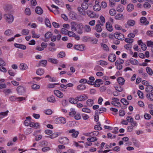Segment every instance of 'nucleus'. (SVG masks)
Masks as SVG:
<instances>
[{"label": "nucleus", "instance_id": "nucleus-19", "mask_svg": "<svg viewBox=\"0 0 153 153\" xmlns=\"http://www.w3.org/2000/svg\"><path fill=\"white\" fill-rule=\"evenodd\" d=\"M19 68L21 70H25L27 69L28 67L27 64L24 63H22L19 65Z\"/></svg>", "mask_w": 153, "mask_h": 153}, {"label": "nucleus", "instance_id": "nucleus-9", "mask_svg": "<svg viewBox=\"0 0 153 153\" xmlns=\"http://www.w3.org/2000/svg\"><path fill=\"white\" fill-rule=\"evenodd\" d=\"M114 37L118 40H123L124 38L123 34L120 33H114Z\"/></svg>", "mask_w": 153, "mask_h": 153}, {"label": "nucleus", "instance_id": "nucleus-27", "mask_svg": "<svg viewBox=\"0 0 153 153\" xmlns=\"http://www.w3.org/2000/svg\"><path fill=\"white\" fill-rule=\"evenodd\" d=\"M78 24H76L74 22H72L71 23V30L73 31H76L77 28V25Z\"/></svg>", "mask_w": 153, "mask_h": 153}, {"label": "nucleus", "instance_id": "nucleus-26", "mask_svg": "<svg viewBox=\"0 0 153 153\" xmlns=\"http://www.w3.org/2000/svg\"><path fill=\"white\" fill-rule=\"evenodd\" d=\"M45 78H49V81L50 82H55L56 81V78L55 77H52L50 76L49 75H47L45 76Z\"/></svg>", "mask_w": 153, "mask_h": 153}, {"label": "nucleus", "instance_id": "nucleus-25", "mask_svg": "<svg viewBox=\"0 0 153 153\" xmlns=\"http://www.w3.org/2000/svg\"><path fill=\"white\" fill-rule=\"evenodd\" d=\"M88 0H85L82 5V8L84 10H87L88 7V5L87 4Z\"/></svg>", "mask_w": 153, "mask_h": 153}, {"label": "nucleus", "instance_id": "nucleus-14", "mask_svg": "<svg viewBox=\"0 0 153 153\" xmlns=\"http://www.w3.org/2000/svg\"><path fill=\"white\" fill-rule=\"evenodd\" d=\"M30 127L35 129L39 128L40 127L39 123L38 122H31L30 124Z\"/></svg>", "mask_w": 153, "mask_h": 153}, {"label": "nucleus", "instance_id": "nucleus-5", "mask_svg": "<svg viewBox=\"0 0 153 153\" xmlns=\"http://www.w3.org/2000/svg\"><path fill=\"white\" fill-rule=\"evenodd\" d=\"M51 7L53 8L52 9H51L50 7H48V9L51 11L53 12L55 15H57L59 14V8L58 7L53 4L51 5Z\"/></svg>", "mask_w": 153, "mask_h": 153}, {"label": "nucleus", "instance_id": "nucleus-3", "mask_svg": "<svg viewBox=\"0 0 153 153\" xmlns=\"http://www.w3.org/2000/svg\"><path fill=\"white\" fill-rule=\"evenodd\" d=\"M55 123L57 124H64L66 122V119L63 117H60L56 118L55 120Z\"/></svg>", "mask_w": 153, "mask_h": 153}, {"label": "nucleus", "instance_id": "nucleus-23", "mask_svg": "<svg viewBox=\"0 0 153 153\" xmlns=\"http://www.w3.org/2000/svg\"><path fill=\"white\" fill-rule=\"evenodd\" d=\"M85 46L83 45H76L74 47L75 49L79 51H83L84 50Z\"/></svg>", "mask_w": 153, "mask_h": 153}, {"label": "nucleus", "instance_id": "nucleus-50", "mask_svg": "<svg viewBox=\"0 0 153 153\" xmlns=\"http://www.w3.org/2000/svg\"><path fill=\"white\" fill-rule=\"evenodd\" d=\"M47 63V61L46 60H43L40 61L39 62V64L40 65L43 67H45Z\"/></svg>", "mask_w": 153, "mask_h": 153}, {"label": "nucleus", "instance_id": "nucleus-60", "mask_svg": "<svg viewBox=\"0 0 153 153\" xmlns=\"http://www.w3.org/2000/svg\"><path fill=\"white\" fill-rule=\"evenodd\" d=\"M29 31L28 29H23L22 31V34L23 35H28Z\"/></svg>", "mask_w": 153, "mask_h": 153}, {"label": "nucleus", "instance_id": "nucleus-55", "mask_svg": "<svg viewBox=\"0 0 153 153\" xmlns=\"http://www.w3.org/2000/svg\"><path fill=\"white\" fill-rule=\"evenodd\" d=\"M45 22L46 26L49 27H51V25L49 19H46L45 20Z\"/></svg>", "mask_w": 153, "mask_h": 153}, {"label": "nucleus", "instance_id": "nucleus-39", "mask_svg": "<svg viewBox=\"0 0 153 153\" xmlns=\"http://www.w3.org/2000/svg\"><path fill=\"white\" fill-rule=\"evenodd\" d=\"M85 31L87 33L91 32V29L90 27L88 25H86L84 26Z\"/></svg>", "mask_w": 153, "mask_h": 153}, {"label": "nucleus", "instance_id": "nucleus-47", "mask_svg": "<svg viewBox=\"0 0 153 153\" xmlns=\"http://www.w3.org/2000/svg\"><path fill=\"white\" fill-rule=\"evenodd\" d=\"M123 18V16L122 14H117L115 16V19L117 20H121Z\"/></svg>", "mask_w": 153, "mask_h": 153}, {"label": "nucleus", "instance_id": "nucleus-7", "mask_svg": "<svg viewBox=\"0 0 153 153\" xmlns=\"http://www.w3.org/2000/svg\"><path fill=\"white\" fill-rule=\"evenodd\" d=\"M84 26L82 23L78 24L76 31L79 34L83 33Z\"/></svg>", "mask_w": 153, "mask_h": 153}, {"label": "nucleus", "instance_id": "nucleus-46", "mask_svg": "<svg viewBox=\"0 0 153 153\" xmlns=\"http://www.w3.org/2000/svg\"><path fill=\"white\" fill-rule=\"evenodd\" d=\"M86 103L88 106L91 107L94 103V100L91 99H88Z\"/></svg>", "mask_w": 153, "mask_h": 153}, {"label": "nucleus", "instance_id": "nucleus-29", "mask_svg": "<svg viewBox=\"0 0 153 153\" xmlns=\"http://www.w3.org/2000/svg\"><path fill=\"white\" fill-rule=\"evenodd\" d=\"M135 22L132 19L128 20L126 22L127 25L130 27L133 26L135 24Z\"/></svg>", "mask_w": 153, "mask_h": 153}, {"label": "nucleus", "instance_id": "nucleus-52", "mask_svg": "<svg viewBox=\"0 0 153 153\" xmlns=\"http://www.w3.org/2000/svg\"><path fill=\"white\" fill-rule=\"evenodd\" d=\"M76 111L74 108H71L70 109V112L69 114V116H73L76 114Z\"/></svg>", "mask_w": 153, "mask_h": 153}, {"label": "nucleus", "instance_id": "nucleus-12", "mask_svg": "<svg viewBox=\"0 0 153 153\" xmlns=\"http://www.w3.org/2000/svg\"><path fill=\"white\" fill-rule=\"evenodd\" d=\"M103 82L102 80L100 79H97L94 82V85L95 87H99L101 85H102Z\"/></svg>", "mask_w": 153, "mask_h": 153}, {"label": "nucleus", "instance_id": "nucleus-51", "mask_svg": "<svg viewBox=\"0 0 153 153\" xmlns=\"http://www.w3.org/2000/svg\"><path fill=\"white\" fill-rule=\"evenodd\" d=\"M9 112V111L7 110L5 112H1V118H4L7 116Z\"/></svg>", "mask_w": 153, "mask_h": 153}, {"label": "nucleus", "instance_id": "nucleus-61", "mask_svg": "<svg viewBox=\"0 0 153 153\" xmlns=\"http://www.w3.org/2000/svg\"><path fill=\"white\" fill-rule=\"evenodd\" d=\"M58 85L59 84L58 83H50L48 84V87L49 88H53L55 87L56 85Z\"/></svg>", "mask_w": 153, "mask_h": 153}, {"label": "nucleus", "instance_id": "nucleus-1", "mask_svg": "<svg viewBox=\"0 0 153 153\" xmlns=\"http://www.w3.org/2000/svg\"><path fill=\"white\" fill-rule=\"evenodd\" d=\"M4 18L6 21L9 24L11 23L14 21L13 16L9 13L5 14L4 15Z\"/></svg>", "mask_w": 153, "mask_h": 153}, {"label": "nucleus", "instance_id": "nucleus-13", "mask_svg": "<svg viewBox=\"0 0 153 153\" xmlns=\"http://www.w3.org/2000/svg\"><path fill=\"white\" fill-rule=\"evenodd\" d=\"M69 132L71 134V135L74 137H76L79 134L78 131H76L75 129H72L69 130Z\"/></svg>", "mask_w": 153, "mask_h": 153}, {"label": "nucleus", "instance_id": "nucleus-49", "mask_svg": "<svg viewBox=\"0 0 153 153\" xmlns=\"http://www.w3.org/2000/svg\"><path fill=\"white\" fill-rule=\"evenodd\" d=\"M48 61L50 62H51L53 64H56L58 63V60L56 59L53 58H49L48 59Z\"/></svg>", "mask_w": 153, "mask_h": 153}, {"label": "nucleus", "instance_id": "nucleus-37", "mask_svg": "<svg viewBox=\"0 0 153 153\" xmlns=\"http://www.w3.org/2000/svg\"><path fill=\"white\" fill-rule=\"evenodd\" d=\"M146 97L148 99L151 101H153V92L146 94Z\"/></svg>", "mask_w": 153, "mask_h": 153}, {"label": "nucleus", "instance_id": "nucleus-54", "mask_svg": "<svg viewBox=\"0 0 153 153\" xmlns=\"http://www.w3.org/2000/svg\"><path fill=\"white\" fill-rule=\"evenodd\" d=\"M121 102L124 105H127L129 104L128 102L125 98H122L120 100Z\"/></svg>", "mask_w": 153, "mask_h": 153}, {"label": "nucleus", "instance_id": "nucleus-30", "mask_svg": "<svg viewBox=\"0 0 153 153\" xmlns=\"http://www.w3.org/2000/svg\"><path fill=\"white\" fill-rule=\"evenodd\" d=\"M84 10L80 7L77 8V10L79 14L83 16H85L86 15V12Z\"/></svg>", "mask_w": 153, "mask_h": 153}, {"label": "nucleus", "instance_id": "nucleus-18", "mask_svg": "<svg viewBox=\"0 0 153 153\" xmlns=\"http://www.w3.org/2000/svg\"><path fill=\"white\" fill-rule=\"evenodd\" d=\"M137 42L138 44L140 45L141 48L142 50L145 51L146 50L147 47L146 45L142 42L141 40L138 41Z\"/></svg>", "mask_w": 153, "mask_h": 153}, {"label": "nucleus", "instance_id": "nucleus-45", "mask_svg": "<svg viewBox=\"0 0 153 153\" xmlns=\"http://www.w3.org/2000/svg\"><path fill=\"white\" fill-rule=\"evenodd\" d=\"M140 21L141 23L144 24L145 25H147L149 23V22H147L146 18L144 17H142L141 18Z\"/></svg>", "mask_w": 153, "mask_h": 153}, {"label": "nucleus", "instance_id": "nucleus-15", "mask_svg": "<svg viewBox=\"0 0 153 153\" xmlns=\"http://www.w3.org/2000/svg\"><path fill=\"white\" fill-rule=\"evenodd\" d=\"M95 4L94 7V10L96 11H99L100 10L101 7L99 4V2L96 0L95 1Z\"/></svg>", "mask_w": 153, "mask_h": 153}, {"label": "nucleus", "instance_id": "nucleus-63", "mask_svg": "<svg viewBox=\"0 0 153 153\" xmlns=\"http://www.w3.org/2000/svg\"><path fill=\"white\" fill-rule=\"evenodd\" d=\"M51 149L49 147H45L42 149V151L43 152H47L50 150Z\"/></svg>", "mask_w": 153, "mask_h": 153}, {"label": "nucleus", "instance_id": "nucleus-56", "mask_svg": "<svg viewBox=\"0 0 153 153\" xmlns=\"http://www.w3.org/2000/svg\"><path fill=\"white\" fill-rule=\"evenodd\" d=\"M65 54L64 52L62 51L60 52L57 55V56L59 58H63L65 57Z\"/></svg>", "mask_w": 153, "mask_h": 153}, {"label": "nucleus", "instance_id": "nucleus-4", "mask_svg": "<svg viewBox=\"0 0 153 153\" xmlns=\"http://www.w3.org/2000/svg\"><path fill=\"white\" fill-rule=\"evenodd\" d=\"M55 44L53 42H50L48 44V50L49 52H54L56 50V48L55 47Z\"/></svg>", "mask_w": 153, "mask_h": 153}, {"label": "nucleus", "instance_id": "nucleus-28", "mask_svg": "<svg viewBox=\"0 0 153 153\" xmlns=\"http://www.w3.org/2000/svg\"><path fill=\"white\" fill-rule=\"evenodd\" d=\"M103 24H97L95 26V30L96 31L99 33L101 32L102 31V29L101 26H102Z\"/></svg>", "mask_w": 153, "mask_h": 153}, {"label": "nucleus", "instance_id": "nucleus-41", "mask_svg": "<svg viewBox=\"0 0 153 153\" xmlns=\"http://www.w3.org/2000/svg\"><path fill=\"white\" fill-rule=\"evenodd\" d=\"M106 27L107 30L110 31L111 32L113 30L112 27L110 24L109 22H107L106 24Z\"/></svg>", "mask_w": 153, "mask_h": 153}, {"label": "nucleus", "instance_id": "nucleus-62", "mask_svg": "<svg viewBox=\"0 0 153 153\" xmlns=\"http://www.w3.org/2000/svg\"><path fill=\"white\" fill-rule=\"evenodd\" d=\"M124 62V60L121 59L119 58V59H118L115 62V63H116L117 64V63L119 64H120L122 65L123 64Z\"/></svg>", "mask_w": 153, "mask_h": 153}, {"label": "nucleus", "instance_id": "nucleus-64", "mask_svg": "<svg viewBox=\"0 0 153 153\" xmlns=\"http://www.w3.org/2000/svg\"><path fill=\"white\" fill-rule=\"evenodd\" d=\"M44 112L47 115H50L52 113V111L50 109L45 110L44 111Z\"/></svg>", "mask_w": 153, "mask_h": 153}, {"label": "nucleus", "instance_id": "nucleus-57", "mask_svg": "<svg viewBox=\"0 0 153 153\" xmlns=\"http://www.w3.org/2000/svg\"><path fill=\"white\" fill-rule=\"evenodd\" d=\"M61 32L62 34L67 35L68 33V31L64 28H62L61 29Z\"/></svg>", "mask_w": 153, "mask_h": 153}, {"label": "nucleus", "instance_id": "nucleus-35", "mask_svg": "<svg viewBox=\"0 0 153 153\" xmlns=\"http://www.w3.org/2000/svg\"><path fill=\"white\" fill-rule=\"evenodd\" d=\"M117 80L118 83L120 85H123L124 83L125 80L123 77H119L117 79Z\"/></svg>", "mask_w": 153, "mask_h": 153}, {"label": "nucleus", "instance_id": "nucleus-38", "mask_svg": "<svg viewBox=\"0 0 153 153\" xmlns=\"http://www.w3.org/2000/svg\"><path fill=\"white\" fill-rule=\"evenodd\" d=\"M82 111L84 112L90 113L91 112V111L89 108H88L87 107L85 106L82 108Z\"/></svg>", "mask_w": 153, "mask_h": 153}, {"label": "nucleus", "instance_id": "nucleus-31", "mask_svg": "<svg viewBox=\"0 0 153 153\" xmlns=\"http://www.w3.org/2000/svg\"><path fill=\"white\" fill-rule=\"evenodd\" d=\"M35 12L37 14L41 15L43 13V10L40 7L38 6L36 8Z\"/></svg>", "mask_w": 153, "mask_h": 153}, {"label": "nucleus", "instance_id": "nucleus-34", "mask_svg": "<svg viewBox=\"0 0 153 153\" xmlns=\"http://www.w3.org/2000/svg\"><path fill=\"white\" fill-rule=\"evenodd\" d=\"M101 47L105 51H109V49L108 46L106 44L103 43H101L100 44Z\"/></svg>", "mask_w": 153, "mask_h": 153}, {"label": "nucleus", "instance_id": "nucleus-24", "mask_svg": "<svg viewBox=\"0 0 153 153\" xmlns=\"http://www.w3.org/2000/svg\"><path fill=\"white\" fill-rule=\"evenodd\" d=\"M134 8V5L132 4H129L127 5L126 10L128 12H131L133 10Z\"/></svg>", "mask_w": 153, "mask_h": 153}, {"label": "nucleus", "instance_id": "nucleus-6", "mask_svg": "<svg viewBox=\"0 0 153 153\" xmlns=\"http://www.w3.org/2000/svg\"><path fill=\"white\" fill-rule=\"evenodd\" d=\"M87 99V96L84 94L77 96L76 98V100L80 101H84Z\"/></svg>", "mask_w": 153, "mask_h": 153}, {"label": "nucleus", "instance_id": "nucleus-8", "mask_svg": "<svg viewBox=\"0 0 153 153\" xmlns=\"http://www.w3.org/2000/svg\"><path fill=\"white\" fill-rule=\"evenodd\" d=\"M17 94L19 95H22L25 92V88L22 86H19L16 88Z\"/></svg>", "mask_w": 153, "mask_h": 153}, {"label": "nucleus", "instance_id": "nucleus-36", "mask_svg": "<svg viewBox=\"0 0 153 153\" xmlns=\"http://www.w3.org/2000/svg\"><path fill=\"white\" fill-rule=\"evenodd\" d=\"M32 35V37L33 38L38 39L39 38L40 36V34H37L34 31H32L31 32Z\"/></svg>", "mask_w": 153, "mask_h": 153}, {"label": "nucleus", "instance_id": "nucleus-48", "mask_svg": "<svg viewBox=\"0 0 153 153\" xmlns=\"http://www.w3.org/2000/svg\"><path fill=\"white\" fill-rule=\"evenodd\" d=\"M146 70L147 73L151 76L153 74V71L152 69L149 67H147L146 68Z\"/></svg>", "mask_w": 153, "mask_h": 153}, {"label": "nucleus", "instance_id": "nucleus-53", "mask_svg": "<svg viewBox=\"0 0 153 153\" xmlns=\"http://www.w3.org/2000/svg\"><path fill=\"white\" fill-rule=\"evenodd\" d=\"M52 34L50 32H47L45 34V38L46 39H49L52 36Z\"/></svg>", "mask_w": 153, "mask_h": 153}, {"label": "nucleus", "instance_id": "nucleus-58", "mask_svg": "<svg viewBox=\"0 0 153 153\" xmlns=\"http://www.w3.org/2000/svg\"><path fill=\"white\" fill-rule=\"evenodd\" d=\"M40 88V85L36 84H33L31 86L33 90H38Z\"/></svg>", "mask_w": 153, "mask_h": 153}, {"label": "nucleus", "instance_id": "nucleus-10", "mask_svg": "<svg viewBox=\"0 0 153 153\" xmlns=\"http://www.w3.org/2000/svg\"><path fill=\"white\" fill-rule=\"evenodd\" d=\"M112 100L111 103L114 106H117L120 104L119 99L117 98L113 97L111 99Z\"/></svg>", "mask_w": 153, "mask_h": 153}, {"label": "nucleus", "instance_id": "nucleus-20", "mask_svg": "<svg viewBox=\"0 0 153 153\" xmlns=\"http://www.w3.org/2000/svg\"><path fill=\"white\" fill-rule=\"evenodd\" d=\"M26 120L25 121L24 124L26 126H30V123H31V117H26Z\"/></svg>", "mask_w": 153, "mask_h": 153}, {"label": "nucleus", "instance_id": "nucleus-59", "mask_svg": "<svg viewBox=\"0 0 153 153\" xmlns=\"http://www.w3.org/2000/svg\"><path fill=\"white\" fill-rule=\"evenodd\" d=\"M109 12L110 15L113 16L116 14V11L114 9H111L110 10Z\"/></svg>", "mask_w": 153, "mask_h": 153}, {"label": "nucleus", "instance_id": "nucleus-32", "mask_svg": "<svg viewBox=\"0 0 153 153\" xmlns=\"http://www.w3.org/2000/svg\"><path fill=\"white\" fill-rule=\"evenodd\" d=\"M86 88L84 85L80 84L77 86L76 88L79 91H83Z\"/></svg>", "mask_w": 153, "mask_h": 153}, {"label": "nucleus", "instance_id": "nucleus-11", "mask_svg": "<svg viewBox=\"0 0 153 153\" xmlns=\"http://www.w3.org/2000/svg\"><path fill=\"white\" fill-rule=\"evenodd\" d=\"M53 92L54 94L58 98H62L64 96L63 93L59 90H54Z\"/></svg>", "mask_w": 153, "mask_h": 153}, {"label": "nucleus", "instance_id": "nucleus-40", "mask_svg": "<svg viewBox=\"0 0 153 153\" xmlns=\"http://www.w3.org/2000/svg\"><path fill=\"white\" fill-rule=\"evenodd\" d=\"M45 72L44 70L41 68L38 69L36 71V74L39 75L41 76L43 75Z\"/></svg>", "mask_w": 153, "mask_h": 153}, {"label": "nucleus", "instance_id": "nucleus-21", "mask_svg": "<svg viewBox=\"0 0 153 153\" xmlns=\"http://www.w3.org/2000/svg\"><path fill=\"white\" fill-rule=\"evenodd\" d=\"M47 100L48 102L51 103H55L56 101L53 95L48 97Z\"/></svg>", "mask_w": 153, "mask_h": 153}, {"label": "nucleus", "instance_id": "nucleus-33", "mask_svg": "<svg viewBox=\"0 0 153 153\" xmlns=\"http://www.w3.org/2000/svg\"><path fill=\"white\" fill-rule=\"evenodd\" d=\"M130 63L133 65H137L139 64L138 61L133 58L130 59Z\"/></svg>", "mask_w": 153, "mask_h": 153}, {"label": "nucleus", "instance_id": "nucleus-17", "mask_svg": "<svg viewBox=\"0 0 153 153\" xmlns=\"http://www.w3.org/2000/svg\"><path fill=\"white\" fill-rule=\"evenodd\" d=\"M14 46L16 48H20L23 50H25L26 48V46L22 44L15 43Z\"/></svg>", "mask_w": 153, "mask_h": 153}, {"label": "nucleus", "instance_id": "nucleus-42", "mask_svg": "<svg viewBox=\"0 0 153 153\" xmlns=\"http://www.w3.org/2000/svg\"><path fill=\"white\" fill-rule=\"evenodd\" d=\"M153 90V87L152 86L149 85H148L145 88V91L147 92H150Z\"/></svg>", "mask_w": 153, "mask_h": 153}, {"label": "nucleus", "instance_id": "nucleus-44", "mask_svg": "<svg viewBox=\"0 0 153 153\" xmlns=\"http://www.w3.org/2000/svg\"><path fill=\"white\" fill-rule=\"evenodd\" d=\"M3 92L6 95H8L12 93V90L10 89H6L3 90Z\"/></svg>", "mask_w": 153, "mask_h": 153}, {"label": "nucleus", "instance_id": "nucleus-2", "mask_svg": "<svg viewBox=\"0 0 153 153\" xmlns=\"http://www.w3.org/2000/svg\"><path fill=\"white\" fill-rule=\"evenodd\" d=\"M45 132L47 134L50 135L48 136V137L51 139H53L55 138L56 137L59 135L58 133V132H55L52 134V131L49 129L45 130Z\"/></svg>", "mask_w": 153, "mask_h": 153}, {"label": "nucleus", "instance_id": "nucleus-22", "mask_svg": "<svg viewBox=\"0 0 153 153\" xmlns=\"http://www.w3.org/2000/svg\"><path fill=\"white\" fill-rule=\"evenodd\" d=\"M116 58V57L115 54H111L109 55L108 59L109 61L113 62L115 61Z\"/></svg>", "mask_w": 153, "mask_h": 153}, {"label": "nucleus", "instance_id": "nucleus-43", "mask_svg": "<svg viewBox=\"0 0 153 153\" xmlns=\"http://www.w3.org/2000/svg\"><path fill=\"white\" fill-rule=\"evenodd\" d=\"M116 9L117 11L118 12H121L123 11L124 8L123 6L121 4H119L117 6Z\"/></svg>", "mask_w": 153, "mask_h": 153}, {"label": "nucleus", "instance_id": "nucleus-16", "mask_svg": "<svg viewBox=\"0 0 153 153\" xmlns=\"http://www.w3.org/2000/svg\"><path fill=\"white\" fill-rule=\"evenodd\" d=\"M86 13L88 16L90 18H93L96 16V14L92 11L88 10Z\"/></svg>", "mask_w": 153, "mask_h": 153}]
</instances>
